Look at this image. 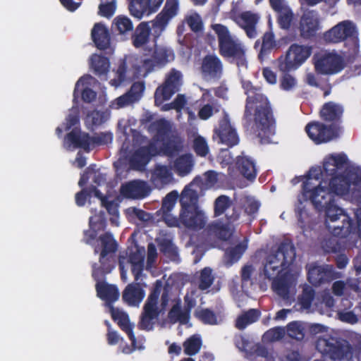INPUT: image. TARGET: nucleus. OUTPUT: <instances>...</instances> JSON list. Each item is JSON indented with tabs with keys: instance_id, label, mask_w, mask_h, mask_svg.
Listing matches in <instances>:
<instances>
[{
	"instance_id": "15",
	"label": "nucleus",
	"mask_w": 361,
	"mask_h": 361,
	"mask_svg": "<svg viewBox=\"0 0 361 361\" xmlns=\"http://www.w3.org/2000/svg\"><path fill=\"white\" fill-rule=\"evenodd\" d=\"M212 138L219 144H223L232 147L239 142V137L236 130L231 126L227 116L219 122V126L214 129Z\"/></svg>"
},
{
	"instance_id": "53",
	"label": "nucleus",
	"mask_w": 361,
	"mask_h": 361,
	"mask_svg": "<svg viewBox=\"0 0 361 361\" xmlns=\"http://www.w3.org/2000/svg\"><path fill=\"white\" fill-rule=\"evenodd\" d=\"M97 87V81L91 75L81 77L75 84V90H92Z\"/></svg>"
},
{
	"instance_id": "54",
	"label": "nucleus",
	"mask_w": 361,
	"mask_h": 361,
	"mask_svg": "<svg viewBox=\"0 0 361 361\" xmlns=\"http://www.w3.org/2000/svg\"><path fill=\"white\" fill-rule=\"evenodd\" d=\"M143 92H126V93L117 98V104L119 107L133 104L141 97Z\"/></svg>"
},
{
	"instance_id": "4",
	"label": "nucleus",
	"mask_w": 361,
	"mask_h": 361,
	"mask_svg": "<svg viewBox=\"0 0 361 361\" xmlns=\"http://www.w3.org/2000/svg\"><path fill=\"white\" fill-rule=\"evenodd\" d=\"M295 248L290 240L281 242L275 252L268 255L263 262L260 273L265 279L271 280L288 271V268L295 259Z\"/></svg>"
},
{
	"instance_id": "35",
	"label": "nucleus",
	"mask_w": 361,
	"mask_h": 361,
	"mask_svg": "<svg viewBox=\"0 0 361 361\" xmlns=\"http://www.w3.org/2000/svg\"><path fill=\"white\" fill-rule=\"evenodd\" d=\"M184 80L182 73L176 69H171L165 77L163 88L165 90H176L183 87Z\"/></svg>"
},
{
	"instance_id": "51",
	"label": "nucleus",
	"mask_w": 361,
	"mask_h": 361,
	"mask_svg": "<svg viewBox=\"0 0 361 361\" xmlns=\"http://www.w3.org/2000/svg\"><path fill=\"white\" fill-rule=\"evenodd\" d=\"M315 291L309 286L304 287L302 294L298 297L299 303L302 307L308 309L310 307L312 301L314 298Z\"/></svg>"
},
{
	"instance_id": "5",
	"label": "nucleus",
	"mask_w": 361,
	"mask_h": 361,
	"mask_svg": "<svg viewBox=\"0 0 361 361\" xmlns=\"http://www.w3.org/2000/svg\"><path fill=\"white\" fill-rule=\"evenodd\" d=\"M344 156L345 162L338 169L334 170L331 176V189L336 192V195L342 196L349 193L352 185H358L361 184V169L358 167L346 166L348 164V157L344 153L331 154L328 157H338Z\"/></svg>"
},
{
	"instance_id": "61",
	"label": "nucleus",
	"mask_w": 361,
	"mask_h": 361,
	"mask_svg": "<svg viewBox=\"0 0 361 361\" xmlns=\"http://www.w3.org/2000/svg\"><path fill=\"white\" fill-rule=\"evenodd\" d=\"M176 92H154V103L161 106L164 102L169 100Z\"/></svg>"
},
{
	"instance_id": "28",
	"label": "nucleus",
	"mask_w": 361,
	"mask_h": 361,
	"mask_svg": "<svg viewBox=\"0 0 361 361\" xmlns=\"http://www.w3.org/2000/svg\"><path fill=\"white\" fill-rule=\"evenodd\" d=\"M145 290L139 283L128 284L123 292V300L130 306L138 305L145 298Z\"/></svg>"
},
{
	"instance_id": "24",
	"label": "nucleus",
	"mask_w": 361,
	"mask_h": 361,
	"mask_svg": "<svg viewBox=\"0 0 361 361\" xmlns=\"http://www.w3.org/2000/svg\"><path fill=\"white\" fill-rule=\"evenodd\" d=\"M121 193L126 198L141 199L148 195L149 190L145 181L134 180L123 184Z\"/></svg>"
},
{
	"instance_id": "29",
	"label": "nucleus",
	"mask_w": 361,
	"mask_h": 361,
	"mask_svg": "<svg viewBox=\"0 0 361 361\" xmlns=\"http://www.w3.org/2000/svg\"><path fill=\"white\" fill-rule=\"evenodd\" d=\"M236 167L240 173L247 180H253L257 176V169L255 161L247 157H238Z\"/></svg>"
},
{
	"instance_id": "26",
	"label": "nucleus",
	"mask_w": 361,
	"mask_h": 361,
	"mask_svg": "<svg viewBox=\"0 0 361 361\" xmlns=\"http://www.w3.org/2000/svg\"><path fill=\"white\" fill-rule=\"evenodd\" d=\"M343 113V108L341 105L329 102L322 106L319 116L326 122L338 123L341 121Z\"/></svg>"
},
{
	"instance_id": "38",
	"label": "nucleus",
	"mask_w": 361,
	"mask_h": 361,
	"mask_svg": "<svg viewBox=\"0 0 361 361\" xmlns=\"http://www.w3.org/2000/svg\"><path fill=\"white\" fill-rule=\"evenodd\" d=\"M193 161L190 154H185L178 157L174 162V169L180 176L188 175L192 169Z\"/></svg>"
},
{
	"instance_id": "20",
	"label": "nucleus",
	"mask_w": 361,
	"mask_h": 361,
	"mask_svg": "<svg viewBox=\"0 0 361 361\" xmlns=\"http://www.w3.org/2000/svg\"><path fill=\"white\" fill-rule=\"evenodd\" d=\"M231 18L245 31L247 37L250 38L256 37L257 32L255 26L259 20V17L257 14L249 11L238 14L235 10H233L231 11Z\"/></svg>"
},
{
	"instance_id": "19",
	"label": "nucleus",
	"mask_w": 361,
	"mask_h": 361,
	"mask_svg": "<svg viewBox=\"0 0 361 361\" xmlns=\"http://www.w3.org/2000/svg\"><path fill=\"white\" fill-rule=\"evenodd\" d=\"M157 147L154 143L151 142L147 146L140 147L132 155L130 165L133 169L142 171L152 157L157 155Z\"/></svg>"
},
{
	"instance_id": "17",
	"label": "nucleus",
	"mask_w": 361,
	"mask_h": 361,
	"mask_svg": "<svg viewBox=\"0 0 361 361\" xmlns=\"http://www.w3.org/2000/svg\"><path fill=\"white\" fill-rule=\"evenodd\" d=\"M150 52V56L144 61V67L147 71H150L155 66H163L174 59L172 50L164 46L154 45Z\"/></svg>"
},
{
	"instance_id": "34",
	"label": "nucleus",
	"mask_w": 361,
	"mask_h": 361,
	"mask_svg": "<svg viewBox=\"0 0 361 361\" xmlns=\"http://www.w3.org/2000/svg\"><path fill=\"white\" fill-rule=\"evenodd\" d=\"M92 37L96 46L101 49H106L109 44V35L106 27L101 24L94 25L92 30Z\"/></svg>"
},
{
	"instance_id": "42",
	"label": "nucleus",
	"mask_w": 361,
	"mask_h": 361,
	"mask_svg": "<svg viewBox=\"0 0 361 361\" xmlns=\"http://www.w3.org/2000/svg\"><path fill=\"white\" fill-rule=\"evenodd\" d=\"M183 346L184 353L192 356L200 351L202 346V340L199 336L193 335L183 342Z\"/></svg>"
},
{
	"instance_id": "7",
	"label": "nucleus",
	"mask_w": 361,
	"mask_h": 361,
	"mask_svg": "<svg viewBox=\"0 0 361 361\" xmlns=\"http://www.w3.org/2000/svg\"><path fill=\"white\" fill-rule=\"evenodd\" d=\"M129 11L130 14L141 19L155 12L161 5L164 0H129ZM178 11V0H166L162 11L166 20L174 17Z\"/></svg>"
},
{
	"instance_id": "41",
	"label": "nucleus",
	"mask_w": 361,
	"mask_h": 361,
	"mask_svg": "<svg viewBox=\"0 0 361 361\" xmlns=\"http://www.w3.org/2000/svg\"><path fill=\"white\" fill-rule=\"evenodd\" d=\"M99 262L101 264L99 267H97L96 263L92 266V276L95 281H100L106 274H109L114 267V266L111 264L110 259L106 257L102 259L100 255Z\"/></svg>"
},
{
	"instance_id": "25",
	"label": "nucleus",
	"mask_w": 361,
	"mask_h": 361,
	"mask_svg": "<svg viewBox=\"0 0 361 361\" xmlns=\"http://www.w3.org/2000/svg\"><path fill=\"white\" fill-rule=\"evenodd\" d=\"M95 288L97 296L105 301L107 306L113 305L119 298V291L116 286L104 281H96Z\"/></svg>"
},
{
	"instance_id": "22",
	"label": "nucleus",
	"mask_w": 361,
	"mask_h": 361,
	"mask_svg": "<svg viewBox=\"0 0 361 361\" xmlns=\"http://www.w3.org/2000/svg\"><path fill=\"white\" fill-rule=\"evenodd\" d=\"M271 280L273 291L283 300H288L290 289L294 285V279L290 271H286Z\"/></svg>"
},
{
	"instance_id": "12",
	"label": "nucleus",
	"mask_w": 361,
	"mask_h": 361,
	"mask_svg": "<svg viewBox=\"0 0 361 361\" xmlns=\"http://www.w3.org/2000/svg\"><path fill=\"white\" fill-rule=\"evenodd\" d=\"M161 283L157 281L156 284L143 307V312L140 322V329L150 330L152 329V320L156 319L159 311L157 307L158 299L161 293Z\"/></svg>"
},
{
	"instance_id": "50",
	"label": "nucleus",
	"mask_w": 361,
	"mask_h": 361,
	"mask_svg": "<svg viewBox=\"0 0 361 361\" xmlns=\"http://www.w3.org/2000/svg\"><path fill=\"white\" fill-rule=\"evenodd\" d=\"M231 206V201L229 197L222 195L219 196L214 201V216L222 215Z\"/></svg>"
},
{
	"instance_id": "16",
	"label": "nucleus",
	"mask_w": 361,
	"mask_h": 361,
	"mask_svg": "<svg viewBox=\"0 0 361 361\" xmlns=\"http://www.w3.org/2000/svg\"><path fill=\"white\" fill-rule=\"evenodd\" d=\"M337 277V273L332 266L312 264L308 267L307 280L314 286L329 283Z\"/></svg>"
},
{
	"instance_id": "44",
	"label": "nucleus",
	"mask_w": 361,
	"mask_h": 361,
	"mask_svg": "<svg viewBox=\"0 0 361 361\" xmlns=\"http://www.w3.org/2000/svg\"><path fill=\"white\" fill-rule=\"evenodd\" d=\"M149 35V27L146 23H141L136 29L133 44L136 47H141L145 45Z\"/></svg>"
},
{
	"instance_id": "37",
	"label": "nucleus",
	"mask_w": 361,
	"mask_h": 361,
	"mask_svg": "<svg viewBox=\"0 0 361 361\" xmlns=\"http://www.w3.org/2000/svg\"><path fill=\"white\" fill-rule=\"evenodd\" d=\"M261 312L257 309H250L238 317L235 321V327L243 330L248 325L256 322L260 317Z\"/></svg>"
},
{
	"instance_id": "23",
	"label": "nucleus",
	"mask_w": 361,
	"mask_h": 361,
	"mask_svg": "<svg viewBox=\"0 0 361 361\" xmlns=\"http://www.w3.org/2000/svg\"><path fill=\"white\" fill-rule=\"evenodd\" d=\"M112 319L117 322L119 327L128 335L133 345L136 343V338L133 332L134 325L130 322L128 315L123 311L116 308L113 305L108 306Z\"/></svg>"
},
{
	"instance_id": "8",
	"label": "nucleus",
	"mask_w": 361,
	"mask_h": 361,
	"mask_svg": "<svg viewBox=\"0 0 361 361\" xmlns=\"http://www.w3.org/2000/svg\"><path fill=\"white\" fill-rule=\"evenodd\" d=\"M316 348L323 355L334 361L348 360L353 353V348L347 341L329 335L318 338Z\"/></svg>"
},
{
	"instance_id": "49",
	"label": "nucleus",
	"mask_w": 361,
	"mask_h": 361,
	"mask_svg": "<svg viewBox=\"0 0 361 361\" xmlns=\"http://www.w3.org/2000/svg\"><path fill=\"white\" fill-rule=\"evenodd\" d=\"M192 148L195 154L201 157H205L209 152L207 140L201 135L195 137Z\"/></svg>"
},
{
	"instance_id": "2",
	"label": "nucleus",
	"mask_w": 361,
	"mask_h": 361,
	"mask_svg": "<svg viewBox=\"0 0 361 361\" xmlns=\"http://www.w3.org/2000/svg\"><path fill=\"white\" fill-rule=\"evenodd\" d=\"M198 196L196 191L186 186L181 192L180 222L186 228L197 231L203 229L202 237L207 242L216 240H227L232 233L226 224L212 222L206 227L207 218L197 205Z\"/></svg>"
},
{
	"instance_id": "31",
	"label": "nucleus",
	"mask_w": 361,
	"mask_h": 361,
	"mask_svg": "<svg viewBox=\"0 0 361 361\" xmlns=\"http://www.w3.org/2000/svg\"><path fill=\"white\" fill-rule=\"evenodd\" d=\"M151 128L156 132L153 139L158 142H161L176 131L173 130L171 122L165 118H160L153 122Z\"/></svg>"
},
{
	"instance_id": "18",
	"label": "nucleus",
	"mask_w": 361,
	"mask_h": 361,
	"mask_svg": "<svg viewBox=\"0 0 361 361\" xmlns=\"http://www.w3.org/2000/svg\"><path fill=\"white\" fill-rule=\"evenodd\" d=\"M357 34L356 27L349 20H344L326 32L324 38L330 42H339L348 37H355Z\"/></svg>"
},
{
	"instance_id": "39",
	"label": "nucleus",
	"mask_w": 361,
	"mask_h": 361,
	"mask_svg": "<svg viewBox=\"0 0 361 361\" xmlns=\"http://www.w3.org/2000/svg\"><path fill=\"white\" fill-rule=\"evenodd\" d=\"M99 240L102 246L100 252L102 259L106 257L108 254L114 253L116 251L118 245L111 233L106 232L101 235L99 237Z\"/></svg>"
},
{
	"instance_id": "55",
	"label": "nucleus",
	"mask_w": 361,
	"mask_h": 361,
	"mask_svg": "<svg viewBox=\"0 0 361 361\" xmlns=\"http://www.w3.org/2000/svg\"><path fill=\"white\" fill-rule=\"evenodd\" d=\"M161 251L171 260H176L178 257L177 247L170 240H164L160 243Z\"/></svg>"
},
{
	"instance_id": "48",
	"label": "nucleus",
	"mask_w": 361,
	"mask_h": 361,
	"mask_svg": "<svg viewBox=\"0 0 361 361\" xmlns=\"http://www.w3.org/2000/svg\"><path fill=\"white\" fill-rule=\"evenodd\" d=\"M328 231L332 234L331 236L324 240L323 243V247L327 252L336 253L341 249V244L338 242V238H346L347 237H341L336 235L333 233L332 230L329 229L326 226Z\"/></svg>"
},
{
	"instance_id": "1",
	"label": "nucleus",
	"mask_w": 361,
	"mask_h": 361,
	"mask_svg": "<svg viewBox=\"0 0 361 361\" xmlns=\"http://www.w3.org/2000/svg\"><path fill=\"white\" fill-rule=\"evenodd\" d=\"M344 156L326 157L323 169L312 168L309 171L306 180L302 185V192L305 200H309L319 212H325V225H332L339 218L343 221L349 219L345 214V210L335 204L336 192L331 189L332 171L345 162Z\"/></svg>"
},
{
	"instance_id": "40",
	"label": "nucleus",
	"mask_w": 361,
	"mask_h": 361,
	"mask_svg": "<svg viewBox=\"0 0 361 361\" xmlns=\"http://www.w3.org/2000/svg\"><path fill=\"white\" fill-rule=\"evenodd\" d=\"M168 317L171 322H180L182 324H186L190 320V317L186 314L184 310L181 309L180 300L172 306L168 313Z\"/></svg>"
},
{
	"instance_id": "62",
	"label": "nucleus",
	"mask_w": 361,
	"mask_h": 361,
	"mask_svg": "<svg viewBox=\"0 0 361 361\" xmlns=\"http://www.w3.org/2000/svg\"><path fill=\"white\" fill-rule=\"evenodd\" d=\"M126 71V67L124 65H121L118 68L117 71L114 73V78L111 79L110 82L112 87L116 88L118 87L119 85L124 82V77L123 74Z\"/></svg>"
},
{
	"instance_id": "14",
	"label": "nucleus",
	"mask_w": 361,
	"mask_h": 361,
	"mask_svg": "<svg viewBox=\"0 0 361 361\" xmlns=\"http://www.w3.org/2000/svg\"><path fill=\"white\" fill-rule=\"evenodd\" d=\"M338 130L335 125L327 126L319 121L310 122L305 126L308 137L317 145L326 143L338 137Z\"/></svg>"
},
{
	"instance_id": "36",
	"label": "nucleus",
	"mask_w": 361,
	"mask_h": 361,
	"mask_svg": "<svg viewBox=\"0 0 361 361\" xmlns=\"http://www.w3.org/2000/svg\"><path fill=\"white\" fill-rule=\"evenodd\" d=\"M80 124V112L78 108L73 107L69 114L66 118L65 122L63 123L64 128L59 126L56 129V133L59 137H61L63 130L68 131L72 128L73 130L78 128L80 129L77 126Z\"/></svg>"
},
{
	"instance_id": "63",
	"label": "nucleus",
	"mask_w": 361,
	"mask_h": 361,
	"mask_svg": "<svg viewBox=\"0 0 361 361\" xmlns=\"http://www.w3.org/2000/svg\"><path fill=\"white\" fill-rule=\"evenodd\" d=\"M295 212L297 216L298 222L302 224V226H305L307 219L309 217V214L305 209V207L302 206L300 202L299 205L295 209Z\"/></svg>"
},
{
	"instance_id": "27",
	"label": "nucleus",
	"mask_w": 361,
	"mask_h": 361,
	"mask_svg": "<svg viewBox=\"0 0 361 361\" xmlns=\"http://www.w3.org/2000/svg\"><path fill=\"white\" fill-rule=\"evenodd\" d=\"M183 139L176 130L166 140L161 142V150L167 156L172 157L182 151L183 147Z\"/></svg>"
},
{
	"instance_id": "6",
	"label": "nucleus",
	"mask_w": 361,
	"mask_h": 361,
	"mask_svg": "<svg viewBox=\"0 0 361 361\" xmlns=\"http://www.w3.org/2000/svg\"><path fill=\"white\" fill-rule=\"evenodd\" d=\"M217 35L219 49L221 54L226 57H232L238 66H246L245 49L235 38L231 36L228 28L221 24L212 25Z\"/></svg>"
},
{
	"instance_id": "33",
	"label": "nucleus",
	"mask_w": 361,
	"mask_h": 361,
	"mask_svg": "<svg viewBox=\"0 0 361 361\" xmlns=\"http://www.w3.org/2000/svg\"><path fill=\"white\" fill-rule=\"evenodd\" d=\"M271 7L279 13V23L282 28H288L293 19V14L286 4L281 1L280 5H277L276 0H271Z\"/></svg>"
},
{
	"instance_id": "47",
	"label": "nucleus",
	"mask_w": 361,
	"mask_h": 361,
	"mask_svg": "<svg viewBox=\"0 0 361 361\" xmlns=\"http://www.w3.org/2000/svg\"><path fill=\"white\" fill-rule=\"evenodd\" d=\"M195 316L204 324H217V317L215 312L208 308L195 311Z\"/></svg>"
},
{
	"instance_id": "46",
	"label": "nucleus",
	"mask_w": 361,
	"mask_h": 361,
	"mask_svg": "<svg viewBox=\"0 0 361 361\" xmlns=\"http://www.w3.org/2000/svg\"><path fill=\"white\" fill-rule=\"evenodd\" d=\"M90 66L98 74L106 73L109 67L107 59L99 55L94 54L90 59Z\"/></svg>"
},
{
	"instance_id": "3",
	"label": "nucleus",
	"mask_w": 361,
	"mask_h": 361,
	"mask_svg": "<svg viewBox=\"0 0 361 361\" xmlns=\"http://www.w3.org/2000/svg\"><path fill=\"white\" fill-rule=\"evenodd\" d=\"M253 92L246 99L243 126L246 132L259 138L262 144H269L276 133V120L267 97Z\"/></svg>"
},
{
	"instance_id": "21",
	"label": "nucleus",
	"mask_w": 361,
	"mask_h": 361,
	"mask_svg": "<svg viewBox=\"0 0 361 361\" xmlns=\"http://www.w3.org/2000/svg\"><path fill=\"white\" fill-rule=\"evenodd\" d=\"M321 28L319 15L314 11L305 13L300 18V31L303 37H310L316 34Z\"/></svg>"
},
{
	"instance_id": "9",
	"label": "nucleus",
	"mask_w": 361,
	"mask_h": 361,
	"mask_svg": "<svg viewBox=\"0 0 361 361\" xmlns=\"http://www.w3.org/2000/svg\"><path fill=\"white\" fill-rule=\"evenodd\" d=\"M65 140L69 145L89 152L91 147L111 143L113 140V134L111 132H102L90 136L87 133H82L80 129L75 128L67 133Z\"/></svg>"
},
{
	"instance_id": "52",
	"label": "nucleus",
	"mask_w": 361,
	"mask_h": 361,
	"mask_svg": "<svg viewBox=\"0 0 361 361\" xmlns=\"http://www.w3.org/2000/svg\"><path fill=\"white\" fill-rule=\"evenodd\" d=\"M212 270L209 267H204L200 272L198 288L201 290L209 288L214 281Z\"/></svg>"
},
{
	"instance_id": "60",
	"label": "nucleus",
	"mask_w": 361,
	"mask_h": 361,
	"mask_svg": "<svg viewBox=\"0 0 361 361\" xmlns=\"http://www.w3.org/2000/svg\"><path fill=\"white\" fill-rule=\"evenodd\" d=\"M116 1L111 0L109 2L101 3L99 6V13L102 16L109 18L112 16L116 11Z\"/></svg>"
},
{
	"instance_id": "13",
	"label": "nucleus",
	"mask_w": 361,
	"mask_h": 361,
	"mask_svg": "<svg viewBox=\"0 0 361 361\" xmlns=\"http://www.w3.org/2000/svg\"><path fill=\"white\" fill-rule=\"evenodd\" d=\"M345 214L348 217V221H343L342 218L338 216V219L332 224L327 225L329 229L332 230L334 235L341 237H349L352 234H357L361 239V207L356 209L354 212L357 224L355 225L353 219L345 212Z\"/></svg>"
},
{
	"instance_id": "57",
	"label": "nucleus",
	"mask_w": 361,
	"mask_h": 361,
	"mask_svg": "<svg viewBox=\"0 0 361 361\" xmlns=\"http://www.w3.org/2000/svg\"><path fill=\"white\" fill-rule=\"evenodd\" d=\"M102 206L105 207L109 214L111 216L110 218V221L112 224L117 225V221L119 216L118 204L113 200L110 201L109 200H102Z\"/></svg>"
},
{
	"instance_id": "56",
	"label": "nucleus",
	"mask_w": 361,
	"mask_h": 361,
	"mask_svg": "<svg viewBox=\"0 0 361 361\" xmlns=\"http://www.w3.org/2000/svg\"><path fill=\"white\" fill-rule=\"evenodd\" d=\"M178 197V193L176 190H173L168 193L163 199L161 210L163 214L169 213L174 207L176 200Z\"/></svg>"
},
{
	"instance_id": "11",
	"label": "nucleus",
	"mask_w": 361,
	"mask_h": 361,
	"mask_svg": "<svg viewBox=\"0 0 361 361\" xmlns=\"http://www.w3.org/2000/svg\"><path fill=\"white\" fill-rule=\"evenodd\" d=\"M315 69L324 74H335L344 68V60L334 51H323L314 56Z\"/></svg>"
},
{
	"instance_id": "58",
	"label": "nucleus",
	"mask_w": 361,
	"mask_h": 361,
	"mask_svg": "<svg viewBox=\"0 0 361 361\" xmlns=\"http://www.w3.org/2000/svg\"><path fill=\"white\" fill-rule=\"evenodd\" d=\"M171 178V171L166 166H156L152 174V178L153 180L159 179L161 181H168Z\"/></svg>"
},
{
	"instance_id": "43",
	"label": "nucleus",
	"mask_w": 361,
	"mask_h": 361,
	"mask_svg": "<svg viewBox=\"0 0 361 361\" xmlns=\"http://www.w3.org/2000/svg\"><path fill=\"white\" fill-rule=\"evenodd\" d=\"M133 25L126 16H118L114 18L112 23V29L117 31L119 34H126L133 30Z\"/></svg>"
},
{
	"instance_id": "32",
	"label": "nucleus",
	"mask_w": 361,
	"mask_h": 361,
	"mask_svg": "<svg viewBox=\"0 0 361 361\" xmlns=\"http://www.w3.org/2000/svg\"><path fill=\"white\" fill-rule=\"evenodd\" d=\"M90 230L84 231V242L91 244L97 238L98 231H103L106 227V221L100 216H91L89 221Z\"/></svg>"
},
{
	"instance_id": "59",
	"label": "nucleus",
	"mask_w": 361,
	"mask_h": 361,
	"mask_svg": "<svg viewBox=\"0 0 361 361\" xmlns=\"http://www.w3.org/2000/svg\"><path fill=\"white\" fill-rule=\"evenodd\" d=\"M186 22L190 27L195 32L202 30L203 27L201 17L195 12H191L187 16Z\"/></svg>"
},
{
	"instance_id": "45",
	"label": "nucleus",
	"mask_w": 361,
	"mask_h": 361,
	"mask_svg": "<svg viewBox=\"0 0 361 361\" xmlns=\"http://www.w3.org/2000/svg\"><path fill=\"white\" fill-rule=\"evenodd\" d=\"M247 245L238 243L234 247L228 248L225 252V257L230 264L238 262L246 250Z\"/></svg>"
},
{
	"instance_id": "10",
	"label": "nucleus",
	"mask_w": 361,
	"mask_h": 361,
	"mask_svg": "<svg viewBox=\"0 0 361 361\" xmlns=\"http://www.w3.org/2000/svg\"><path fill=\"white\" fill-rule=\"evenodd\" d=\"M311 54L312 49L310 46L293 44L285 55L281 56L275 61V66L282 72L294 71L302 66Z\"/></svg>"
},
{
	"instance_id": "30",
	"label": "nucleus",
	"mask_w": 361,
	"mask_h": 361,
	"mask_svg": "<svg viewBox=\"0 0 361 361\" xmlns=\"http://www.w3.org/2000/svg\"><path fill=\"white\" fill-rule=\"evenodd\" d=\"M202 73L205 78L219 76L222 71V65L216 56H207L202 65Z\"/></svg>"
},
{
	"instance_id": "64",
	"label": "nucleus",
	"mask_w": 361,
	"mask_h": 361,
	"mask_svg": "<svg viewBox=\"0 0 361 361\" xmlns=\"http://www.w3.org/2000/svg\"><path fill=\"white\" fill-rule=\"evenodd\" d=\"M296 84L295 78L289 74H286L281 80V87L284 90L295 88Z\"/></svg>"
}]
</instances>
